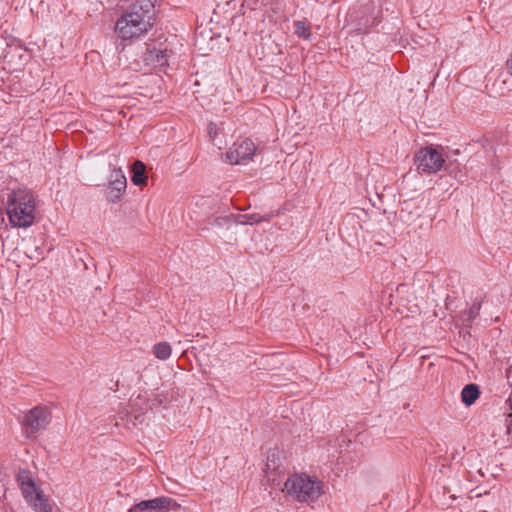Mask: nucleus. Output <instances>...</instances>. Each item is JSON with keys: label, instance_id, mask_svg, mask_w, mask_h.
<instances>
[{"label": "nucleus", "instance_id": "nucleus-1", "mask_svg": "<svg viewBox=\"0 0 512 512\" xmlns=\"http://www.w3.org/2000/svg\"><path fill=\"white\" fill-rule=\"evenodd\" d=\"M155 10L150 0H141L125 9L115 24V33L122 40L144 37L154 26Z\"/></svg>", "mask_w": 512, "mask_h": 512}, {"label": "nucleus", "instance_id": "nucleus-2", "mask_svg": "<svg viewBox=\"0 0 512 512\" xmlns=\"http://www.w3.org/2000/svg\"><path fill=\"white\" fill-rule=\"evenodd\" d=\"M36 203L33 194L25 189L13 190L7 201V215L10 223L17 228L30 227L35 221Z\"/></svg>", "mask_w": 512, "mask_h": 512}, {"label": "nucleus", "instance_id": "nucleus-3", "mask_svg": "<svg viewBox=\"0 0 512 512\" xmlns=\"http://www.w3.org/2000/svg\"><path fill=\"white\" fill-rule=\"evenodd\" d=\"M284 487L287 494L299 502L315 501L323 493L322 482L305 473L291 475Z\"/></svg>", "mask_w": 512, "mask_h": 512}, {"label": "nucleus", "instance_id": "nucleus-4", "mask_svg": "<svg viewBox=\"0 0 512 512\" xmlns=\"http://www.w3.org/2000/svg\"><path fill=\"white\" fill-rule=\"evenodd\" d=\"M24 499L31 505L35 512H51L52 506L47 497L36 485L32 473L29 470H20L17 475Z\"/></svg>", "mask_w": 512, "mask_h": 512}, {"label": "nucleus", "instance_id": "nucleus-5", "mask_svg": "<svg viewBox=\"0 0 512 512\" xmlns=\"http://www.w3.org/2000/svg\"><path fill=\"white\" fill-rule=\"evenodd\" d=\"M414 160L418 172L425 174L437 173L445 162L440 152L432 147L420 149Z\"/></svg>", "mask_w": 512, "mask_h": 512}, {"label": "nucleus", "instance_id": "nucleus-6", "mask_svg": "<svg viewBox=\"0 0 512 512\" xmlns=\"http://www.w3.org/2000/svg\"><path fill=\"white\" fill-rule=\"evenodd\" d=\"M51 421V413L47 407L36 406L25 416L23 426L25 433H35L45 429Z\"/></svg>", "mask_w": 512, "mask_h": 512}, {"label": "nucleus", "instance_id": "nucleus-7", "mask_svg": "<svg viewBox=\"0 0 512 512\" xmlns=\"http://www.w3.org/2000/svg\"><path fill=\"white\" fill-rule=\"evenodd\" d=\"M256 152L255 143L250 139H245L234 143L233 147L226 153V160L230 164H246L252 160Z\"/></svg>", "mask_w": 512, "mask_h": 512}, {"label": "nucleus", "instance_id": "nucleus-8", "mask_svg": "<svg viewBox=\"0 0 512 512\" xmlns=\"http://www.w3.org/2000/svg\"><path fill=\"white\" fill-rule=\"evenodd\" d=\"M180 508V505L176 502V500L161 496L150 500L141 501L132 506V508L128 512H142V511H166V510H177Z\"/></svg>", "mask_w": 512, "mask_h": 512}, {"label": "nucleus", "instance_id": "nucleus-9", "mask_svg": "<svg viewBox=\"0 0 512 512\" xmlns=\"http://www.w3.org/2000/svg\"><path fill=\"white\" fill-rule=\"evenodd\" d=\"M127 187L126 177L121 169H113L106 188V198L112 203L121 200Z\"/></svg>", "mask_w": 512, "mask_h": 512}, {"label": "nucleus", "instance_id": "nucleus-10", "mask_svg": "<svg viewBox=\"0 0 512 512\" xmlns=\"http://www.w3.org/2000/svg\"><path fill=\"white\" fill-rule=\"evenodd\" d=\"M481 310V301L480 300H474L472 305L462 312L461 314V321L466 326H471L472 322L477 318Z\"/></svg>", "mask_w": 512, "mask_h": 512}, {"label": "nucleus", "instance_id": "nucleus-11", "mask_svg": "<svg viewBox=\"0 0 512 512\" xmlns=\"http://www.w3.org/2000/svg\"><path fill=\"white\" fill-rule=\"evenodd\" d=\"M145 60L157 66H164L167 64L168 61L166 50L148 48Z\"/></svg>", "mask_w": 512, "mask_h": 512}, {"label": "nucleus", "instance_id": "nucleus-12", "mask_svg": "<svg viewBox=\"0 0 512 512\" xmlns=\"http://www.w3.org/2000/svg\"><path fill=\"white\" fill-rule=\"evenodd\" d=\"M145 165L141 161H135L132 166V182L134 185L140 186L146 183V176H145Z\"/></svg>", "mask_w": 512, "mask_h": 512}, {"label": "nucleus", "instance_id": "nucleus-13", "mask_svg": "<svg viewBox=\"0 0 512 512\" xmlns=\"http://www.w3.org/2000/svg\"><path fill=\"white\" fill-rule=\"evenodd\" d=\"M479 396V389L476 384L466 385L461 392V399L467 406L472 405Z\"/></svg>", "mask_w": 512, "mask_h": 512}, {"label": "nucleus", "instance_id": "nucleus-14", "mask_svg": "<svg viewBox=\"0 0 512 512\" xmlns=\"http://www.w3.org/2000/svg\"><path fill=\"white\" fill-rule=\"evenodd\" d=\"M152 353L157 359L165 361L171 356L172 347L168 342L162 341L153 345Z\"/></svg>", "mask_w": 512, "mask_h": 512}, {"label": "nucleus", "instance_id": "nucleus-15", "mask_svg": "<svg viewBox=\"0 0 512 512\" xmlns=\"http://www.w3.org/2000/svg\"><path fill=\"white\" fill-rule=\"evenodd\" d=\"M272 217H273L272 214H268V215H265V216H262V215H260L258 213L246 214V215H242L241 216L240 223L241 224L253 225V224H257V223L263 222V221H268Z\"/></svg>", "mask_w": 512, "mask_h": 512}, {"label": "nucleus", "instance_id": "nucleus-16", "mask_svg": "<svg viewBox=\"0 0 512 512\" xmlns=\"http://www.w3.org/2000/svg\"><path fill=\"white\" fill-rule=\"evenodd\" d=\"M295 27V34L299 37H302L304 39H309L311 36V33L309 32V28L306 26L305 22L303 21H296L294 23Z\"/></svg>", "mask_w": 512, "mask_h": 512}, {"label": "nucleus", "instance_id": "nucleus-17", "mask_svg": "<svg viewBox=\"0 0 512 512\" xmlns=\"http://www.w3.org/2000/svg\"><path fill=\"white\" fill-rule=\"evenodd\" d=\"M506 404L508 406V416L506 419V432L512 438V394L507 399Z\"/></svg>", "mask_w": 512, "mask_h": 512}, {"label": "nucleus", "instance_id": "nucleus-18", "mask_svg": "<svg viewBox=\"0 0 512 512\" xmlns=\"http://www.w3.org/2000/svg\"><path fill=\"white\" fill-rule=\"evenodd\" d=\"M208 133H209L211 138H214L217 135L216 125L215 124H213V123L209 124Z\"/></svg>", "mask_w": 512, "mask_h": 512}, {"label": "nucleus", "instance_id": "nucleus-19", "mask_svg": "<svg viewBox=\"0 0 512 512\" xmlns=\"http://www.w3.org/2000/svg\"><path fill=\"white\" fill-rule=\"evenodd\" d=\"M506 67H507L508 72L512 76V53H511L510 58L506 62Z\"/></svg>", "mask_w": 512, "mask_h": 512}, {"label": "nucleus", "instance_id": "nucleus-20", "mask_svg": "<svg viewBox=\"0 0 512 512\" xmlns=\"http://www.w3.org/2000/svg\"><path fill=\"white\" fill-rule=\"evenodd\" d=\"M511 372H512V368H509L507 370V378L510 379L511 378Z\"/></svg>", "mask_w": 512, "mask_h": 512}]
</instances>
